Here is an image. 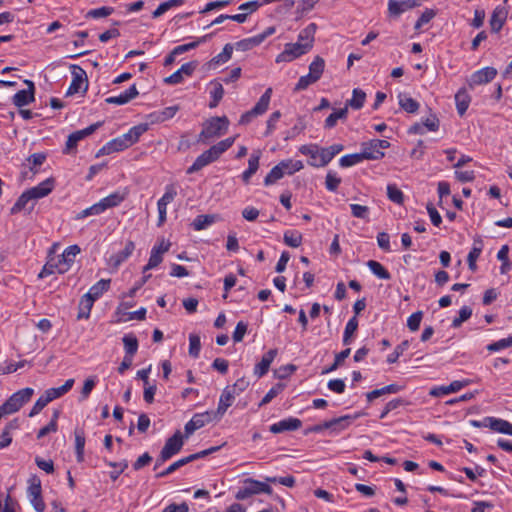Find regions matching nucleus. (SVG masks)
I'll list each match as a JSON object with an SVG mask.
<instances>
[{
	"mask_svg": "<svg viewBox=\"0 0 512 512\" xmlns=\"http://www.w3.org/2000/svg\"><path fill=\"white\" fill-rule=\"evenodd\" d=\"M317 25L312 23L303 29L298 36L296 43H287L284 50L277 56L276 62H291L301 55L307 53L314 41Z\"/></svg>",
	"mask_w": 512,
	"mask_h": 512,
	"instance_id": "1",
	"label": "nucleus"
},
{
	"mask_svg": "<svg viewBox=\"0 0 512 512\" xmlns=\"http://www.w3.org/2000/svg\"><path fill=\"white\" fill-rule=\"evenodd\" d=\"M234 141V137H229L211 146L196 158L194 163L187 169V174L198 172L205 166L218 160L219 157L233 145Z\"/></svg>",
	"mask_w": 512,
	"mask_h": 512,
	"instance_id": "2",
	"label": "nucleus"
},
{
	"mask_svg": "<svg viewBox=\"0 0 512 512\" xmlns=\"http://www.w3.org/2000/svg\"><path fill=\"white\" fill-rule=\"evenodd\" d=\"M229 126V120L226 116L212 117L203 124V129L199 134V141L206 142L209 139L224 135Z\"/></svg>",
	"mask_w": 512,
	"mask_h": 512,
	"instance_id": "3",
	"label": "nucleus"
},
{
	"mask_svg": "<svg viewBox=\"0 0 512 512\" xmlns=\"http://www.w3.org/2000/svg\"><path fill=\"white\" fill-rule=\"evenodd\" d=\"M34 394V390L30 387L18 390L13 393L2 405V410L8 414H13L21 409V407L30 401Z\"/></svg>",
	"mask_w": 512,
	"mask_h": 512,
	"instance_id": "4",
	"label": "nucleus"
},
{
	"mask_svg": "<svg viewBox=\"0 0 512 512\" xmlns=\"http://www.w3.org/2000/svg\"><path fill=\"white\" fill-rule=\"evenodd\" d=\"M260 493L271 494L272 488L267 483L247 478L244 480V486L236 493L235 498L237 500H245L254 494Z\"/></svg>",
	"mask_w": 512,
	"mask_h": 512,
	"instance_id": "5",
	"label": "nucleus"
},
{
	"mask_svg": "<svg viewBox=\"0 0 512 512\" xmlns=\"http://www.w3.org/2000/svg\"><path fill=\"white\" fill-rule=\"evenodd\" d=\"M390 143L387 140L373 139L362 143L361 156L367 160H379L384 157L383 150L389 148Z\"/></svg>",
	"mask_w": 512,
	"mask_h": 512,
	"instance_id": "6",
	"label": "nucleus"
},
{
	"mask_svg": "<svg viewBox=\"0 0 512 512\" xmlns=\"http://www.w3.org/2000/svg\"><path fill=\"white\" fill-rule=\"evenodd\" d=\"M271 94H272V88H268L264 92V94L260 97V99L255 104V106L251 110L245 112L240 117L239 124L246 125V124L250 123L254 117L264 114L268 109L270 99H271Z\"/></svg>",
	"mask_w": 512,
	"mask_h": 512,
	"instance_id": "7",
	"label": "nucleus"
},
{
	"mask_svg": "<svg viewBox=\"0 0 512 512\" xmlns=\"http://www.w3.org/2000/svg\"><path fill=\"white\" fill-rule=\"evenodd\" d=\"M70 68L72 69L73 78L68 88L67 95L79 93L81 89L85 92L88 88L87 74L85 70L75 64L71 65Z\"/></svg>",
	"mask_w": 512,
	"mask_h": 512,
	"instance_id": "8",
	"label": "nucleus"
},
{
	"mask_svg": "<svg viewBox=\"0 0 512 512\" xmlns=\"http://www.w3.org/2000/svg\"><path fill=\"white\" fill-rule=\"evenodd\" d=\"M214 419L215 418L213 417L212 412H210V411H206L204 413H196L191 418V420L185 424L184 437L186 439L189 438L190 435H192L196 430L202 428L203 426H205L206 424H208L209 422H211Z\"/></svg>",
	"mask_w": 512,
	"mask_h": 512,
	"instance_id": "9",
	"label": "nucleus"
},
{
	"mask_svg": "<svg viewBox=\"0 0 512 512\" xmlns=\"http://www.w3.org/2000/svg\"><path fill=\"white\" fill-rule=\"evenodd\" d=\"M183 438L184 437L179 430H177L173 434V436L169 437L166 440L165 445L160 452V453H162V458L166 457V458L170 459L175 454H177L182 449V447L184 445Z\"/></svg>",
	"mask_w": 512,
	"mask_h": 512,
	"instance_id": "10",
	"label": "nucleus"
},
{
	"mask_svg": "<svg viewBox=\"0 0 512 512\" xmlns=\"http://www.w3.org/2000/svg\"><path fill=\"white\" fill-rule=\"evenodd\" d=\"M320 78V56H316L310 65L309 74L300 77L298 83L295 86V90H304L310 84L315 83Z\"/></svg>",
	"mask_w": 512,
	"mask_h": 512,
	"instance_id": "11",
	"label": "nucleus"
},
{
	"mask_svg": "<svg viewBox=\"0 0 512 512\" xmlns=\"http://www.w3.org/2000/svg\"><path fill=\"white\" fill-rule=\"evenodd\" d=\"M102 124H103V122L99 121V122H96V123L88 126L85 129L78 130V131L71 133L68 136L67 141H66V151L65 152L68 153L70 150L76 148L79 141H81L85 137L94 133L99 127L102 126Z\"/></svg>",
	"mask_w": 512,
	"mask_h": 512,
	"instance_id": "12",
	"label": "nucleus"
},
{
	"mask_svg": "<svg viewBox=\"0 0 512 512\" xmlns=\"http://www.w3.org/2000/svg\"><path fill=\"white\" fill-rule=\"evenodd\" d=\"M359 416L360 414L357 413L355 415H344L338 418H333L322 423V429H329L334 433H339L348 428Z\"/></svg>",
	"mask_w": 512,
	"mask_h": 512,
	"instance_id": "13",
	"label": "nucleus"
},
{
	"mask_svg": "<svg viewBox=\"0 0 512 512\" xmlns=\"http://www.w3.org/2000/svg\"><path fill=\"white\" fill-rule=\"evenodd\" d=\"M497 75V70L493 67H485L475 71L469 78V86L473 88L477 85L487 84L491 82Z\"/></svg>",
	"mask_w": 512,
	"mask_h": 512,
	"instance_id": "14",
	"label": "nucleus"
},
{
	"mask_svg": "<svg viewBox=\"0 0 512 512\" xmlns=\"http://www.w3.org/2000/svg\"><path fill=\"white\" fill-rule=\"evenodd\" d=\"M130 147L124 135H121L117 138L112 139L107 142L96 154V157H100L103 155H109L114 152L123 151Z\"/></svg>",
	"mask_w": 512,
	"mask_h": 512,
	"instance_id": "15",
	"label": "nucleus"
},
{
	"mask_svg": "<svg viewBox=\"0 0 512 512\" xmlns=\"http://www.w3.org/2000/svg\"><path fill=\"white\" fill-rule=\"evenodd\" d=\"M28 86L27 90H20L13 96V104L17 107H23L34 101L35 86L31 80H25Z\"/></svg>",
	"mask_w": 512,
	"mask_h": 512,
	"instance_id": "16",
	"label": "nucleus"
},
{
	"mask_svg": "<svg viewBox=\"0 0 512 512\" xmlns=\"http://www.w3.org/2000/svg\"><path fill=\"white\" fill-rule=\"evenodd\" d=\"M302 426V422L298 418L289 417L283 419L270 426L271 433L278 434L286 431H295Z\"/></svg>",
	"mask_w": 512,
	"mask_h": 512,
	"instance_id": "17",
	"label": "nucleus"
},
{
	"mask_svg": "<svg viewBox=\"0 0 512 512\" xmlns=\"http://www.w3.org/2000/svg\"><path fill=\"white\" fill-rule=\"evenodd\" d=\"M54 185V178H47L37 186L28 189V192L31 195L32 200L35 202L37 199L49 195L52 192Z\"/></svg>",
	"mask_w": 512,
	"mask_h": 512,
	"instance_id": "18",
	"label": "nucleus"
},
{
	"mask_svg": "<svg viewBox=\"0 0 512 512\" xmlns=\"http://www.w3.org/2000/svg\"><path fill=\"white\" fill-rule=\"evenodd\" d=\"M34 206L35 202L32 200L28 190H26L18 197L17 201L10 209V213L14 215L23 210H26L28 213H30L34 209Z\"/></svg>",
	"mask_w": 512,
	"mask_h": 512,
	"instance_id": "19",
	"label": "nucleus"
},
{
	"mask_svg": "<svg viewBox=\"0 0 512 512\" xmlns=\"http://www.w3.org/2000/svg\"><path fill=\"white\" fill-rule=\"evenodd\" d=\"M234 400H235V396L230 392V390L225 388L220 396L217 410L211 411L213 417L216 420H219L220 418H222V416L225 414L227 409L233 404Z\"/></svg>",
	"mask_w": 512,
	"mask_h": 512,
	"instance_id": "20",
	"label": "nucleus"
},
{
	"mask_svg": "<svg viewBox=\"0 0 512 512\" xmlns=\"http://www.w3.org/2000/svg\"><path fill=\"white\" fill-rule=\"evenodd\" d=\"M468 385V381H453L448 386H437L430 390V395L433 397H441L451 393L460 391Z\"/></svg>",
	"mask_w": 512,
	"mask_h": 512,
	"instance_id": "21",
	"label": "nucleus"
},
{
	"mask_svg": "<svg viewBox=\"0 0 512 512\" xmlns=\"http://www.w3.org/2000/svg\"><path fill=\"white\" fill-rule=\"evenodd\" d=\"M80 253V248L77 245H71L67 247L63 254L61 255V260H59V265L56 267L60 273L66 271V269L74 262V258L77 254Z\"/></svg>",
	"mask_w": 512,
	"mask_h": 512,
	"instance_id": "22",
	"label": "nucleus"
},
{
	"mask_svg": "<svg viewBox=\"0 0 512 512\" xmlns=\"http://www.w3.org/2000/svg\"><path fill=\"white\" fill-rule=\"evenodd\" d=\"M507 14V10L501 5L494 9L489 21L492 32L498 33L502 29L507 19Z\"/></svg>",
	"mask_w": 512,
	"mask_h": 512,
	"instance_id": "23",
	"label": "nucleus"
},
{
	"mask_svg": "<svg viewBox=\"0 0 512 512\" xmlns=\"http://www.w3.org/2000/svg\"><path fill=\"white\" fill-rule=\"evenodd\" d=\"M277 355L276 349H271L268 352H266L263 356L261 361L255 366L254 373L260 378L264 376L273 362L274 358Z\"/></svg>",
	"mask_w": 512,
	"mask_h": 512,
	"instance_id": "24",
	"label": "nucleus"
},
{
	"mask_svg": "<svg viewBox=\"0 0 512 512\" xmlns=\"http://www.w3.org/2000/svg\"><path fill=\"white\" fill-rule=\"evenodd\" d=\"M137 95L138 90L136 88V85H132L129 89L121 93L119 96L108 97L105 101L108 104L124 105L130 102L132 99H134Z\"/></svg>",
	"mask_w": 512,
	"mask_h": 512,
	"instance_id": "25",
	"label": "nucleus"
},
{
	"mask_svg": "<svg viewBox=\"0 0 512 512\" xmlns=\"http://www.w3.org/2000/svg\"><path fill=\"white\" fill-rule=\"evenodd\" d=\"M135 249V244L133 241H128L123 250L118 253L112 255L109 259L110 264L117 268L120 266L128 257L131 256Z\"/></svg>",
	"mask_w": 512,
	"mask_h": 512,
	"instance_id": "26",
	"label": "nucleus"
},
{
	"mask_svg": "<svg viewBox=\"0 0 512 512\" xmlns=\"http://www.w3.org/2000/svg\"><path fill=\"white\" fill-rule=\"evenodd\" d=\"M486 421L489 422V428L493 431L512 436V423L494 417H486Z\"/></svg>",
	"mask_w": 512,
	"mask_h": 512,
	"instance_id": "27",
	"label": "nucleus"
},
{
	"mask_svg": "<svg viewBox=\"0 0 512 512\" xmlns=\"http://www.w3.org/2000/svg\"><path fill=\"white\" fill-rule=\"evenodd\" d=\"M74 385V379H68L65 381V383L57 388H50L47 389L44 394L47 397V399L51 402L57 398H60L67 392H69Z\"/></svg>",
	"mask_w": 512,
	"mask_h": 512,
	"instance_id": "28",
	"label": "nucleus"
},
{
	"mask_svg": "<svg viewBox=\"0 0 512 512\" xmlns=\"http://www.w3.org/2000/svg\"><path fill=\"white\" fill-rule=\"evenodd\" d=\"M471 102V97L468 92L462 88L455 94L456 109L460 116H463Z\"/></svg>",
	"mask_w": 512,
	"mask_h": 512,
	"instance_id": "29",
	"label": "nucleus"
},
{
	"mask_svg": "<svg viewBox=\"0 0 512 512\" xmlns=\"http://www.w3.org/2000/svg\"><path fill=\"white\" fill-rule=\"evenodd\" d=\"M220 219L217 214H204L198 215L192 222L194 230L200 231L206 229L208 226L214 224Z\"/></svg>",
	"mask_w": 512,
	"mask_h": 512,
	"instance_id": "30",
	"label": "nucleus"
},
{
	"mask_svg": "<svg viewBox=\"0 0 512 512\" xmlns=\"http://www.w3.org/2000/svg\"><path fill=\"white\" fill-rule=\"evenodd\" d=\"M260 152L257 151L251 154L248 160V168L242 174V180L248 184L252 175H254L259 168Z\"/></svg>",
	"mask_w": 512,
	"mask_h": 512,
	"instance_id": "31",
	"label": "nucleus"
},
{
	"mask_svg": "<svg viewBox=\"0 0 512 512\" xmlns=\"http://www.w3.org/2000/svg\"><path fill=\"white\" fill-rule=\"evenodd\" d=\"M179 111V106H169L164 108L162 111L154 112L150 114V118L152 122H164L168 119H171L175 116V114Z\"/></svg>",
	"mask_w": 512,
	"mask_h": 512,
	"instance_id": "32",
	"label": "nucleus"
},
{
	"mask_svg": "<svg viewBox=\"0 0 512 512\" xmlns=\"http://www.w3.org/2000/svg\"><path fill=\"white\" fill-rule=\"evenodd\" d=\"M170 243H168L163 250L152 249L151 255L148 260V263L143 267V273H146L148 270L157 267L163 260L162 254L169 250Z\"/></svg>",
	"mask_w": 512,
	"mask_h": 512,
	"instance_id": "33",
	"label": "nucleus"
},
{
	"mask_svg": "<svg viewBox=\"0 0 512 512\" xmlns=\"http://www.w3.org/2000/svg\"><path fill=\"white\" fill-rule=\"evenodd\" d=\"M110 283V279H101L96 284H94L85 295L93 298V301L95 302L102 296L104 292L109 289Z\"/></svg>",
	"mask_w": 512,
	"mask_h": 512,
	"instance_id": "34",
	"label": "nucleus"
},
{
	"mask_svg": "<svg viewBox=\"0 0 512 512\" xmlns=\"http://www.w3.org/2000/svg\"><path fill=\"white\" fill-rule=\"evenodd\" d=\"M125 199V194L121 192H114L99 201L103 211L120 205Z\"/></svg>",
	"mask_w": 512,
	"mask_h": 512,
	"instance_id": "35",
	"label": "nucleus"
},
{
	"mask_svg": "<svg viewBox=\"0 0 512 512\" xmlns=\"http://www.w3.org/2000/svg\"><path fill=\"white\" fill-rule=\"evenodd\" d=\"M299 151L305 155L308 156V164L319 167L320 163H318L319 158V148L316 144H310V145H303L300 147Z\"/></svg>",
	"mask_w": 512,
	"mask_h": 512,
	"instance_id": "36",
	"label": "nucleus"
},
{
	"mask_svg": "<svg viewBox=\"0 0 512 512\" xmlns=\"http://www.w3.org/2000/svg\"><path fill=\"white\" fill-rule=\"evenodd\" d=\"M366 100V93L360 89L355 88L352 91V98L346 103V107H351L354 110H359L364 106Z\"/></svg>",
	"mask_w": 512,
	"mask_h": 512,
	"instance_id": "37",
	"label": "nucleus"
},
{
	"mask_svg": "<svg viewBox=\"0 0 512 512\" xmlns=\"http://www.w3.org/2000/svg\"><path fill=\"white\" fill-rule=\"evenodd\" d=\"M75 436V450L76 457L78 462H82L84 460V447H85V432L83 429L76 428L74 430Z\"/></svg>",
	"mask_w": 512,
	"mask_h": 512,
	"instance_id": "38",
	"label": "nucleus"
},
{
	"mask_svg": "<svg viewBox=\"0 0 512 512\" xmlns=\"http://www.w3.org/2000/svg\"><path fill=\"white\" fill-rule=\"evenodd\" d=\"M59 416H60V410H58V409L54 410L50 422L38 431L37 439H41V438L45 437L46 435H48L49 433L57 432V430H58L57 421H58Z\"/></svg>",
	"mask_w": 512,
	"mask_h": 512,
	"instance_id": "39",
	"label": "nucleus"
},
{
	"mask_svg": "<svg viewBox=\"0 0 512 512\" xmlns=\"http://www.w3.org/2000/svg\"><path fill=\"white\" fill-rule=\"evenodd\" d=\"M148 130V124H139L132 127L127 133L123 134L130 146L135 144L139 138Z\"/></svg>",
	"mask_w": 512,
	"mask_h": 512,
	"instance_id": "40",
	"label": "nucleus"
},
{
	"mask_svg": "<svg viewBox=\"0 0 512 512\" xmlns=\"http://www.w3.org/2000/svg\"><path fill=\"white\" fill-rule=\"evenodd\" d=\"M367 266L370 271L379 279L389 280L391 278L389 271L378 261L369 260L367 262Z\"/></svg>",
	"mask_w": 512,
	"mask_h": 512,
	"instance_id": "41",
	"label": "nucleus"
},
{
	"mask_svg": "<svg viewBox=\"0 0 512 512\" xmlns=\"http://www.w3.org/2000/svg\"><path fill=\"white\" fill-rule=\"evenodd\" d=\"M122 341L124 344L125 355L133 357L138 350L137 337L134 334L129 333L124 335Z\"/></svg>",
	"mask_w": 512,
	"mask_h": 512,
	"instance_id": "42",
	"label": "nucleus"
},
{
	"mask_svg": "<svg viewBox=\"0 0 512 512\" xmlns=\"http://www.w3.org/2000/svg\"><path fill=\"white\" fill-rule=\"evenodd\" d=\"M278 165L285 175H292L303 168V163L300 160L292 159L283 160Z\"/></svg>",
	"mask_w": 512,
	"mask_h": 512,
	"instance_id": "43",
	"label": "nucleus"
},
{
	"mask_svg": "<svg viewBox=\"0 0 512 512\" xmlns=\"http://www.w3.org/2000/svg\"><path fill=\"white\" fill-rule=\"evenodd\" d=\"M482 247H483V244H482L481 240L475 241L471 251L468 254L467 261H468L469 269L471 271H475L477 268L476 261L482 252Z\"/></svg>",
	"mask_w": 512,
	"mask_h": 512,
	"instance_id": "44",
	"label": "nucleus"
},
{
	"mask_svg": "<svg viewBox=\"0 0 512 512\" xmlns=\"http://www.w3.org/2000/svg\"><path fill=\"white\" fill-rule=\"evenodd\" d=\"M94 301L90 296H86L85 294L82 296L79 303V312L77 315L78 319L88 318L90 316L91 309L93 307Z\"/></svg>",
	"mask_w": 512,
	"mask_h": 512,
	"instance_id": "45",
	"label": "nucleus"
},
{
	"mask_svg": "<svg viewBox=\"0 0 512 512\" xmlns=\"http://www.w3.org/2000/svg\"><path fill=\"white\" fill-rule=\"evenodd\" d=\"M184 0H168L162 2L152 13L153 18H158L173 7L181 6Z\"/></svg>",
	"mask_w": 512,
	"mask_h": 512,
	"instance_id": "46",
	"label": "nucleus"
},
{
	"mask_svg": "<svg viewBox=\"0 0 512 512\" xmlns=\"http://www.w3.org/2000/svg\"><path fill=\"white\" fill-rule=\"evenodd\" d=\"M399 105L408 113H415L419 109V103L407 95H399Z\"/></svg>",
	"mask_w": 512,
	"mask_h": 512,
	"instance_id": "47",
	"label": "nucleus"
},
{
	"mask_svg": "<svg viewBox=\"0 0 512 512\" xmlns=\"http://www.w3.org/2000/svg\"><path fill=\"white\" fill-rule=\"evenodd\" d=\"M348 114L347 107L335 110L332 112L326 119H325V127L326 128H333L337 121L340 119H346Z\"/></svg>",
	"mask_w": 512,
	"mask_h": 512,
	"instance_id": "48",
	"label": "nucleus"
},
{
	"mask_svg": "<svg viewBox=\"0 0 512 512\" xmlns=\"http://www.w3.org/2000/svg\"><path fill=\"white\" fill-rule=\"evenodd\" d=\"M264 39L265 35H257L252 38L244 39L236 43V48L241 51H247L259 45Z\"/></svg>",
	"mask_w": 512,
	"mask_h": 512,
	"instance_id": "49",
	"label": "nucleus"
},
{
	"mask_svg": "<svg viewBox=\"0 0 512 512\" xmlns=\"http://www.w3.org/2000/svg\"><path fill=\"white\" fill-rule=\"evenodd\" d=\"M283 240L286 245L297 248L302 243V235L298 231L288 230L284 233Z\"/></svg>",
	"mask_w": 512,
	"mask_h": 512,
	"instance_id": "50",
	"label": "nucleus"
},
{
	"mask_svg": "<svg viewBox=\"0 0 512 512\" xmlns=\"http://www.w3.org/2000/svg\"><path fill=\"white\" fill-rule=\"evenodd\" d=\"M342 150L343 145L341 144H334L327 149H322V167L327 165Z\"/></svg>",
	"mask_w": 512,
	"mask_h": 512,
	"instance_id": "51",
	"label": "nucleus"
},
{
	"mask_svg": "<svg viewBox=\"0 0 512 512\" xmlns=\"http://www.w3.org/2000/svg\"><path fill=\"white\" fill-rule=\"evenodd\" d=\"M358 328V320L356 316H353L346 324L344 335H343V343L344 345H349L351 341V337L356 332Z\"/></svg>",
	"mask_w": 512,
	"mask_h": 512,
	"instance_id": "52",
	"label": "nucleus"
},
{
	"mask_svg": "<svg viewBox=\"0 0 512 512\" xmlns=\"http://www.w3.org/2000/svg\"><path fill=\"white\" fill-rule=\"evenodd\" d=\"M27 495L29 498L42 495L41 480L37 476H32L29 479Z\"/></svg>",
	"mask_w": 512,
	"mask_h": 512,
	"instance_id": "53",
	"label": "nucleus"
},
{
	"mask_svg": "<svg viewBox=\"0 0 512 512\" xmlns=\"http://www.w3.org/2000/svg\"><path fill=\"white\" fill-rule=\"evenodd\" d=\"M341 178L335 171L329 170L325 178V186L329 191H336L341 183Z\"/></svg>",
	"mask_w": 512,
	"mask_h": 512,
	"instance_id": "54",
	"label": "nucleus"
},
{
	"mask_svg": "<svg viewBox=\"0 0 512 512\" xmlns=\"http://www.w3.org/2000/svg\"><path fill=\"white\" fill-rule=\"evenodd\" d=\"M387 196L389 200L396 204H402L404 201L403 192L395 184L387 186Z\"/></svg>",
	"mask_w": 512,
	"mask_h": 512,
	"instance_id": "55",
	"label": "nucleus"
},
{
	"mask_svg": "<svg viewBox=\"0 0 512 512\" xmlns=\"http://www.w3.org/2000/svg\"><path fill=\"white\" fill-rule=\"evenodd\" d=\"M212 101L209 103L210 108H214L218 105L220 100L223 98L224 89L222 84L215 82L213 83V89L210 91Z\"/></svg>",
	"mask_w": 512,
	"mask_h": 512,
	"instance_id": "56",
	"label": "nucleus"
},
{
	"mask_svg": "<svg viewBox=\"0 0 512 512\" xmlns=\"http://www.w3.org/2000/svg\"><path fill=\"white\" fill-rule=\"evenodd\" d=\"M284 176H285V174L283 173L282 169L277 164L270 170V172L265 177L264 184L266 186H270V185L276 183L279 179L283 178Z\"/></svg>",
	"mask_w": 512,
	"mask_h": 512,
	"instance_id": "57",
	"label": "nucleus"
},
{
	"mask_svg": "<svg viewBox=\"0 0 512 512\" xmlns=\"http://www.w3.org/2000/svg\"><path fill=\"white\" fill-rule=\"evenodd\" d=\"M364 159L361 156L360 153H354V154H348L345 156H342L339 160V164L341 167H351L353 165H356L360 162H362Z\"/></svg>",
	"mask_w": 512,
	"mask_h": 512,
	"instance_id": "58",
	"label": "nucleus"
},
{
	"mask_svg": "<svg viewBox=\"0 0 512 512\" xmlns=\"http://www.w3.org/2000/svg\"><path fill=\"white\" fill-rule=\"evenodd\" d=\"M508 347H512V335H510L507 338H503L496 342L490 343L489 345H487V350L490 352H497Z\"/></svg>",
	"mask_w": 512,
	"mask_h": 512,
	"instance_id": "59",
	"label": "nucleus"
},
{
	"mask_svg": "<svg viewBox=\"0 0 512 512\" xmlns=\"http://www.w3.org/2000/svg\"><path fill=\"white\" fill-rule=\"evenodd\" d=\"M407 11L404 1L389 0L388 1V12L392 16H399Z\"/></svg>",
	"mask_w": 512,
	"mask_h": 512,
	"instance_id": "60",
	"label": "nucleus"
},
{
	"mask_svg": "<svg viewBox=\"0 0 512 512\" xmlns=\"http://www.w3.org/2000/svg\"><path fill=\"white\" fill-rule=\"evenodd\" d=\"M233 52V46L231 44H226L223 48V51L212 58L211 62L214 64H221L227 62Z\"/></svg>",
	"mask_w": 512,
	"mask_h": 512,
	"instance_id": "61",
	"label": "nucleus"
},
{
	"mask_svg": "<svg viewBox=\"0 0 512 512\" xmlns=\"http://www.w3.org/2000/svg\"><path fill=\"white\" fill-rule=\"evenodd\" d=\"M284 389V384L277 383L275 386H273L263 397L261 402L259 403V406H264L272 401L279 393H281Z\"/></svg>",
	"mask_w": 512,
	"mask_h": 512,
	"instance_id": "62",
	"label": "nucleus"
},
{
	"mask_svg": "<svg viewBox=\"0 0 512 512\" xmlns=\"http://www.w3.org/2000/svg\"><path fill=\"white\" fill-rule=\"evenodd\" d=\"M114 12V9L112 7L103 6L97 9H92L87 12L86 18H104L109 15H111Z\"/></svg>",
	"mask_w": 512,
	"mask_h": 512,
	"instance_id": "63",
	"label": "nucleus"
},
{
	"mask_svg": "<svg viewBox=\"0 0 512 512\" xmlns=\"http://www.w3.org/2000/svg\"><path fill=\"white\" fill-rule=\"evenodd\" d=\"M201 349L200 337L196 334L189 336V355L197 358Z\"/></svg>",
	"mask_w": 512,
	"mask_h": 512,
	"instance_id": "64",
	"label": "nucleus"
}]
</instances>
